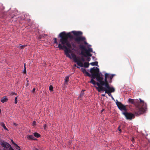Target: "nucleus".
<instances>
[{"instance_id": "39", "label": "nucleus", "mask_w": 150, "mask_h": 150, "mask_svg": "<svg viewBox=\"0 0 150 150\" xmlns=\"http://www.w3.org/2000/svg\"><path fill=\"white\" fill-rule=\"evenodd\" d=\"M9 150H14L11 146H10V147H9Z\"/></svg>"}, {"instance_id": "5", "label": "nucleus", "mask_w": 150, "mask_h": 150, "mask_svg": "<svg viewBox=\"0 0 150 150\" xmlns=\"http://www.w3.org/2000/svg\"><path fill=\"white\" fill-rule=\"evenodd\" d=\"M106 89L105 91V93L108 94V95L109 96H110L112 98V97L111 94L112 92H113L115 91V89L113 87H111L110 86H108L107 84L106 85Z\"/></svg>"}, {"instance_id": "26", "label": "nucleus", "mask_w": 150, "mask_h": 150, "mask_svg": "<svg viewBox=\"0 0 150 150\" xmlns=\"http://www.w3.org/2000/svg\"><path fill=\"white\" fill-rule=\"evenodd\" d=\"M87 50L90 52H93V50L92 48H89Z\"/></svg>"}, {"instance_id": "28", "label": "nucleus", "mask_w": 150, "mask_h": 150, "mask_svg": "<svg viewBox=\"0 0 150 150\" xmlns=\"http://www.w3.org/2000/svg\"><path fill=\"white\" fill-rule=\"evenodd\" d=\"M54 43H56L57 45L58 44V42L57 41V39L56 38H55L54 39Z\"/></svg>"}, {"instance_id": "12", "label": "nucleus", "mask_w": 150, "mask_h": 150, "mask_svg": "<svg viewBox=\"0 0 150 150\" xmlns=\"http://www.w3.org/2000/svg\"><path fill=\"white\" fill-rule=\"evenodd\" d=\"M96 88L97 89L98 91L99 92H100L101 91H105L106 89V88L105 87V88H104L102 86H100L99 87H96Z\"/></svg>"}, {"instance_id": "45", "label": "nucleus", "mask_w": 150, "mask_h": 150, "mask_svg": "<svg viewBox=\"0 0 150 150\" xmlns=\"http://www.w3.org/2000/svg\"><path fill=\"white\" fill-rule=\"evenodd\" d=\"M134 140V138H132V141H133Z\"/></svg>"}, {"instance_id": "35", "label": "nucleus", "mask_w": 150, "mask_h": 150, "mask_svg": "<svg viewBox=\"0 0 150 150\" xmlns=\"http://www.w3.org/2000/svg\"><path fill=\"white\" fill-rule=\"evenodd\" d=\"M91 59L90 57H87V61H89Z\"/></svg>"}, {"instance_id": "43", "label": "nucleus", "mask_w": 150, "mask_h": 150, "mask_svg": "<svg viewBox=\"0 0 150 150\" xmlns=\"http://www.w3.org/2000/svg\"><path fill=\"white\" fill-rule=\"evenodd\" d=\"M102 96H105V94H102Z\"/></svg>"}, {"instance_id": "25", "label": "nucleus", "mask_w": 150, "mask_h": 150, "mask_svg": "<svg viewBox=\"0 0 150 150\" xmlns=\"http://www.w3.org/2000/svg\"><path fill=\"white\" fill-rule=\"evenodd\" d=\"M90 83H92L94 85H95L96 84V82L93 79H91V81H90Z\"/></svg>"}, {"instance_id": "3", "label": "nucleus", "mask_w": 150, "mask_h": 150, "mask_svg": "<svg viewBox=\"0 0 150 150\" xmlns=\"http://www.w3.org/2000/svg\"><path fill=\"white\" fill-rule=\"evenodd\" d=\"M140 101V105L142 106H139L137 107L136 109L134 111V112L136 114L139 115L142 114L145 112L147 109V105L146 103L141 99H139Z\"/></svg>"}, {"instance_id": "7", "label": "nucleus", "mask_w": 150, "mask_h": 150, "mask_svg": "<svg viewBox=\"0 0 150 150\" xmlns=\"http://www.w3.org/2000/svg\"><path fill=\"white\" fill-rule=\"evenodd\" d=\"M95 77H96L97 81L99 82L101 85L103 86L104 85V82L103 81V78L101 76L100 74H97L96 76L92 78H94Z\"/></svg>"}, {"instance_id": "29", "label": "nucleus", "mask_w": 150, "mask_h": 150, "mask_svg": "<svg viewBox=\"0 0 150 150\" xmlns=\"http://www.w3.org/2000/svg\"><path fill=\"white\" fill-rule=\"evenodd\" d=\"M105 77L107 78L108 77H109V76L108 74L107 73H106L105 74Z\"/></svg>"}, {"instance_id": "48", "label": "nucleus", "mask_w": 150, "mask_h": 150, "mask_svg": "<svg viewBox=\"0 0 150 150\" xmlns=\"http://www.w3.org/2000/svg\"><path fill=\"white\" fill-rule=\"evenodd\" d=\"M77 68H79V67H78V66H77Z\"/></svg>"}, {"instance_id": "18", "label": "nucleus", "mask_w": 150, "mask_h": 150, "mask_svg": "<svg viewBox=\"0 0 150 150\" xmlns=\"http://www.w3.org/2000/svg\"><path fill=\"white\" fill-rule=\"evenodd\" d=\"M69 80V76H67L65 79V83L67 84Z\"/></svg>"}, {"instance_id": "16", "label": "nucleus", "mask_w": 150, "mask_h": 150, "mask_svg": "<svg viewBox=\"0 0 150 150\" xmlns=\"http://www.w3.org/2000/svg\"><path fill=\"white\" fill-rule=\"evenodd\" d=\"M104 80H105V81H104V85H105V87L106 88V85L107 84L108 85V86H109V83L107 81V78L105 77Z\"/></svg>"}, {"instance_id": "32", "label": "nucleus", "mask_w": 150, "mask_h": 150, "mask_svg": "<svg viewBox=\"0 0 150 150\" xmlns=\"http://www.w3.org/2000/svg\"><path fill=\"white\" fill-rule=\"evenodd\" d=\"M81 60L83 62H84L85 61V59L84 57H82L81 58Z\"/></svg>"}, {"instance_id": "19", "label": "nucleus", "mask_w": 150, "mask_h": 150, "mask_svg": "<svg viewBox=\"0 0 150 150\" xmlns=\"http://www.w3.org/2000/svg\"><path fill=\"white\" fill-rule=\"evenodd\" d=\"M1 125L5 129L7 130V131L8 130V129L5 126V124H4V123L2 122L1 124Z\"/></svg>"}, {"instance_id": "42", "label": "nucleus", "mask_w": 150, "mask_h": 150, "mask_svg": "<svg viewBox=\"0 0 150 150\" xmlns=\"http://www.w3.org/2000/svg\"><path fill=\"white\" fill-rule=\"evenodd\" d=\"M118 130L120 132H121V129H120V127H118Z\"/></svg>"}, {"instance_id": "37", "label": "nucleus", "mask_w": 150, "mask_h": 150, "mask_svg": "<svg viewBox=\"0 0 150 150\" xmlns=\"http://www.w3.org/2000/svg\"><path fill=\"white\" fill-rule=\"evenodd\" d=\"M23 73L24 74H25L26 73V69L25 67L24 68V70L23 71Z\"/></svg>"}, {"instance_id": "10", "label": "nucleus", "mask_w": 150, "mask_h": 150, "mask_svg": "<svg viewBox=\"0 0 150 150\" xmlns=\"http://www.w3.org/2000/svg\"><path fill=\"white\" fill-rule=\"evenodd\" d=\"M84 51L83 50H81V54L84 57H86V56L91 57L92 56V54H91L87 49H85Z\"/></svg>"}, {"instance_id": "24", "label": "nucleus", "mask_w": 150, "mask_h": 150, "mask_svg": "<svg viewBox=\"0 0 150 150\" xmlns=\"http://www.w3.org/2000/svg\"><path fill=\"white\" fill-rule=\"evenodd\" d=\"M27 45H24L19 46L18 47L20 48V49H21L23 48L24 47H25Z\"/></svg>"}, {"instance_id": "8", "label": "nucleus", "mask_w": 150, "mask_h": 150, "mask_svg": "<svg viewBox=\"0 0 150 150\" xmlns=\"http://www.w3.org/2000/svg\"><path fill=\"white\" fill-rule=\"evenodd\" d=\"M116 104L118 108L120 110L126 111L127 109L125 106L123 105L121 102L117 101Z\"/></svg>"}, {"instance_id": "4", "label": "nucleus", "mask_w": 150, "mask_h": 150, "mask_svg": "<svg viewBox=\"0 0 150 150\" xmlns=\"http://www.w3.org/2000/svg\"><path fill=\"white\" fill-rule=\"evenodd\" d=\"M71 56L74 60V61L79 66L82 67L84 66L85 67L87 68L89 66V63L88 62H85L84 64L82 62L80 59H78L75 55L74 54H72Z\"/></svg>"}, {"instance_id": "6", "label": "nucleus", "mask_w": 150, "mask_h": 150, "mask_svg": "<svg viewBox=\"0 0 150 150\" xmlns=\"http://www.w3.org/2000/svg\"><path fill=\"white\" fill-rule=\"evenodd\" d=\"M90 72L92 74V78H93L96 76L97 74H99V69L96 67H94L91 69Z\"/></svg>"}, {"instance_id": "49", "label": "nucleus", "mask_w": 150, "mask_h": 150, "mask_svg": "<svg viewBox=\"0 0 150 150\" xmlns=\"http://www.w3.org/2000/svg\"><path fill=\"white\" fill-rule=\"evenodd\" d=\"M74 66H75V67H76V64H75L74 65Z\"/></svg>"}, {"instance_id": "11", "label": "nucleus", "mask_w": 150, "mask_h": 150, "mask_svg": "<svg viewBox=\"0 0 150 150\" xmlns=\"http://www.w3.org/2000/svg\"><path fill=\"white\" fill-rule=\"evenodd\" d=\"M128 102L129 103H131L135 105H136V103H137L136 100H134V99H132L131 98H129L128 100Z\"/></svg>"}, {"instance_id": "41", "label": "nucleus", "mask_w": 150, "mask_h": 150, "mask_svg": "<svg viewBox=\"0 0 150 150\" xmlns=\"http://www.w3.org/2000/svg\"><path fill=\"white\" fill-rule=\"evenodd\" d=\"M35 88H34L32 90V92L33 93H34L35 91Z\"/></svg>"}, {"instance_id": "1", "label": "nucleus", "mask_w": 150, "mask_h": 150, "mask_svg": "<svg viewBox=\"0 0 150 150\" xmlns=\"http://www.w3.org/2000/svg\"><path fill=\"white\" fill-rule=\"evenodd\" d=\"M59 36L61 38L57 47L59 50L64 49V52L66 56L71 59V57L69 54V53H71L70 49L74 50V48L76 47V45L75 42L70 43L68 40V38L71 39L73 38L72 35L70 33H66L65 32H63L59 34Z\"/></svg>"}, {"instance_id": "40", "label": "nucleus", "mask_w": 150, "mask_h": 150, "mask_svg": "<svg viewBox=\"0 0 150 150\" xmlns=\"http://www.w3.org/2000/svg\"><path fill=\"white\" fill-rule=\"evenodd\" d=\"M13 124L14 125L16 126H17L18 125L16 123H13Z\"/></svg>"}, {"instance_id": "13", "label": "nucleus", "mask_w": 150, "mask_h": 150, "mask_svg": "<svg viewBox=\"0 0 150 150\" xmlns=\"http://www.w3.org/2000/svg\"><path fill=\"white\" fill-rule=\"evenodd\" d=\"M8 100V99L6 96H4L3 97L1 100V102L4 103L5 102H7Z\"/></svg>"}, {"instance_id": "27", "label": "nucleus", "mask_w": 150, "mask_h": 150, "mask_svg": "<svg viewBox=\"0 0 150 150\" xmlns=\"http://www.w3.org/2000/svg\"><path fill=\"white\" fill-rule=\"evenodd\" d=\"M49 90H50L52 91L53 90V87L51 85H50L49 86Z\"/></svg>"}, {"instance_id": "20", "label": "nucleus", "mask_w": 150, "mask_h": 150, "mask_svg": "<svg viewBox=\"0 0 150 150\" xmlns=\"http://www.w3.org/2000/svg\"><path fill=\"white\" fill-rule=\"evenodd\" d=\"M11 145L8 143H6L5 144H3V146L7 148L8 147H9Z\"/></svg>"}, {"instance_id": "21", "label": "nucleus", "mask_w": 150, "mask_h": 150, "mask_svg": "<svg viewBox=\"0 0 150 150\" xmlns=\"http://www.w3.org/2000/svg\"><path fill=\"white\" fill-rule=\"evenodd\" d=\"M80 48L82 50H85V49H86L85 48V47L83 45H81L80 46Z\"/></svg>"}, {"instance_id": "2", "label": "nucleus", "mask_w": 150, "mask_h": 150, "mask_svg": "<svg viewBox=\"0 0 150 150\" xmlns=\"http://www.w3.org/2000/svg\"><path fill=\"white\" fill-rule=\"evenodd\" d=\"M72 32L74 35L77 36V37L74 38V40L78 44H80L81 42H83L85 45H87L88 44L86 42V38L84 37L81 36L82 34V32L81 31H73Z\"/></svg>"}, {"instance_id": "34", "label": "nucleus", "mask_w": 150, "mask_h": 150, "mask_svg": "<svg viewBox=\"0 0 150 150\" xmlns=\"http://www.w3.org/2000/svg\"><path fill=\"white\" fill-rule=\"evenodd\" d=\"M11 142L15 146H17V145L13 141V140H11Z\"/></svg>"}, {"instance_id": "44", "label": "nucleus", "mask_w": 150, "mask_h": 150, "mask_svg": "<svg viewBox=\"0 0 150 150\" xmlns=\"http://www.w3.org/2000/svg\"><path fill=\"white\" fill-rule=\"evenodd\" d=\"M104 110V109H103L101 110V112H103V111Z\"/></svg>"}, {"instance_id": "22", "label": "nucleus", "mask_w": 150, "mask_h": 150, "mask_svg": "<svg viewBox=\"0 0 150 150\" xmlns=\"http://www.w3.org/2000/svg\"><path fill=\"white\" fill-rule=\"evenodd\" d=\"M98 62H93L90 63V64H91L92 66H97L98 65Z\"/></svg>"}, {"instance_id": "23", "label": "nucleus", "mask_w": 150, "mask_h": 150, "mask_svg": "<svg viewBox=\"0 0 150 150\" xmlns=\"http://www.w3.org/2000/svg\"><path fill=\"white\" fill-rule=\"evenodd\" d=\"M114 76V75L112 74L109 76V78L110 79V82L111 83L112 82V79Z\"/></svg>"}, {"instance_id": "17", "label": "nucleus", "mask_w": 150, "mask_h": 150, "mask_svg": "<svg viewBox=\"0 0 150 150\" xmlns=\"http://www.w3.org/2000/svg\"><path fill=\"white\" fill-rule=\"evenodd\" d=\"M34 136L35 137L37 138L39 137H40V134L37 132H35L34 133Z\"/></svg>"}, {"instance_id": "51", "label": "nucleus", "mask_w": 150, "mask_h": 150, "mask_svg": "<svg viewBox=\"0 0 150 150\" xmlns=\"http://www.w3.org/2000/svg\"><path fill=\"white\" fill-rule=\"evenodd\" d=\"M27 81L28 82V80H27Z\"/></svg>"}, {"instance_id": "36", "label": "nucleus", "mask_w": 150, "mask_h": 150, "mask_svg": "<svg viewBox=\"0 0 150 150\" xmlns=\"http://www.w3.org/2000/svg\"><path fill=\"white\" fill-rule=\"evenodd\" d=\"M43 127H44V129H45L46 128L47 125L46 124H45L43 125Z\"/></svg>"}, {"instance_id": "30", "label": "nucleus", "mask_w": 150, "mask_h": 150, "mask_svg": "<svg viewBox=\"0 0 150 150\" xmlns=\"http://www.w3.org/2000/svg\"><path fill=\"white\" fill-rule=\"evenodd\" d=\"M96 84L97 86H98V87H99L100 86H102L100 84V83H99L98 82H96Z\"/></svg>"}, {"instance_id": "14", "label": "nucleus", "mask_w": 150, "mask_h": 150, "mask_svg": "<svg viewBox=\"0 0 150 150\" xmlns=\"http://www.w3.org/2000/svg\"><path fill=\"white\" fill-rule=\"evenodd\" d=\"M81 70L82 72L84 74H86V76L90 77L91 76L90 74L88 73V72L87 71H86V70L85 69L82 68L81 69Z\"/></svg>"}, {"instance_id": "38", "label": "nucleus", "mask_w": 150, "mask_h": 150, "mask_svg": "<svg viewBox=\"0 0 150 150\" xmlns=\"http://www.w3.org/2000/svg\"><path fill=\"white\" fill-rule=\"evenodd\" d=\"M16 146V148L17 149H18L19 150H21L20 149H20V147L19 146L17 145V146Z\"/></svg>"}, {"instance_id": "46", "label": "nucleus", "mask_w": 150, "mask_h": 150, "mask_svg": "<svg viewBox=\"0 0 150 150\" xmlns=\"http://www.w3.org/2000/svg\"><path fill=\"white\" fill-rule=\"evenodd\" d=\"M81 94H82V92H81ZM83 96V94H81L80 95V96Z\"/></svg>"}, {"instance_id": "50", "label": "nucleus", "mask_w": 150, "mask_h": 150, "mask_svg": "<svg viewBox=\"0 0 150 150\" xmlns=\"http://www.w3.org/2000/svg\"><path fill=\"white\" fill-rule=\"evenodd\" d=\"M1 109H0V114L1 113Z\"/></svg>"}, {"instance_id": "33", "label": "nucleus", "mask_w": 150, "mask_h": 150, "mask_svg": "<svg viewBox=\"0 0 150 150\" xmlns=\"http://www.w3.org/2000/svg\"><path fill=\"white\" fill-rule=\"evenodd\" d=\"M36 125V122L35 121H33V122L32 123V125L33 126H35V125Z\"/></svg>"}, {"instance_id": "31", "label": "nucleus", "mask_w": 150, "mask_h": 150, "mask_svg": "<svg viewBox=\"0 0 150 150\" xmlns=\"http://www.w3.org/2000/svg\"><path fill=\"white\" fill-rule=\"evenodd\" d=\"M15 103L16 104L18 102L17 97H16L15 98Z\"/></svg>"}, {"instance_id": "9", "label": "nucleus", "mask_w": 150, "mask_h": 150, "mask_svg": "<svg viewBox=\"0 0 150 150\" xmlns=\"http://www.w3.org/2000/svg\"><path fill=\"white\" fill-rule=\"evenodd\" d=\"M123 114L125 115L127 119L131 120L134 117V115L131 113L125 112H123Z\"/></svg>"}, {"instance_id": "15", "label": "nucleus", "mask_w": 150, "mask_h": 150, "mask_svg": "<svg viewBox=\"0 0 150 150\" xmlns=\"http://www.w3.org/2000/svg\"><path fill=\"white\" fill-rule=\"evenodd\" d=\"M28 139L29 140H35V139L32 135H29L27 136Z\"/></svg>"}, {"instance_id": "47", "label": "nucleus", "mask_w": 150, "mask_h": 150, "mask_svg": "<svg viewBox=\"0 0 150 150\" xmlns=\"http://www.w3.org/2000/svg\"><path fill=\"white\" fill-rule=\"evenodd\" d=\"M24 68L25 67V63L24 64Z\"/></svg>"}]
</instances>
